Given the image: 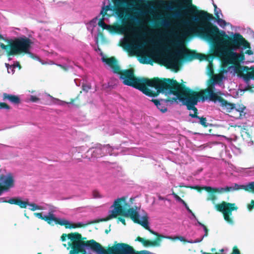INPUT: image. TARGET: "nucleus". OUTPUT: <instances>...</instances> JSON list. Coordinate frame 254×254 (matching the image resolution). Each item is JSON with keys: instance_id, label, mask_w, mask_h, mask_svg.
Here are the masks:
<instances>
[{"instance_id": "nucleus-15", "label": "nucleus", "mask_w": 254, "mask_h": 254, "mask_svg": "<svg viewBox=\"0 0 254 254\" xmlns=\"http://www.w3.org/2000/svg\"><path fill=\"white\" fill-rule=\"evenodd\" d=\"M246 43L248 44V46L247 47H244V49H242V48H238L237 49V50H240L241 52L240 53H238L237 52V53L242 54L243 55V58H244L243 61V62H240V63H239L238 64L234 63V64H241V63H245V58H244V56L243 55V52H244L246 54H248V55H252L253 54V52L251 50V47H250V44L247 41H246Z\"/></svg>"}, {"instance_id": "nucleus-24", "label": "nucleus", "mask_w": 254, "mask_h": 254, "mask_svg": "<svg viewBox=\"0 0 254 254\" xmlns=\"http://www.w3.org/2000/svg\"><path fill=\"white\" fill-rule=\"evenodd\" d=\"M157 2L162 6L166 7L167 9L171 10L173 9L172 3L167 2L164 0H157Z\"/></svg>"}, {"instance_id": "nucleus-36", "label": "nucleus", "mask_w": 254, "mask_h": 254, "mask_svg": "<svg viewBox=\"0 0 254 254\" xmlns=\"http://www.w3.org/2000/svg\"><path fill=\"white\" fill-rule=\"evenodd\" d=\"M254 206V200H252L251 201V204H248V208L250 211H251L253 209Z\"/></svg>"}, {"instance_id": "nucleus-49", "label": "nucleus", "mask_w": 254, "mask_h": 254, "mask_svg": "<svg viewBox=\"0 0 254 254\" xmlns=\"http://www.w3.org/2000/svg\"><path fill=\"white\" fill-rule=\"evenodd\" d=\"M8 60H11V58L9 57V58H8Z\"/></svg>"}, {"instance_id": "nucleus-11", "label": "nucleus", "mask_w": 254, "mask_h": 254, "mask_svg": "<svg viewBox=\"0 0 254 254\" xmlns=\"http://www.w3.org/2000/svg\"><path fill=\"white\" fill-rule=\"evenodd\" d=\"M216 206L218 210L223 214L224 219L228 223L233 224V219L231 216L232 215V211L238 209L236 204L223 201L220 204L217 205Z\"/></svg>"}, {"instance_id": "nucleus-22", "label": "nucleus", "mask_w": 254, "mask_h": 254, "mask_svg": "<svg viewBox=\"0 0 254 254\" xmlns=\"http://www.w3.org/2000/svg\"><path fill=\"white\" fill-rule=\"evenodd\" d=\"M146 150L142 148H135L134 150V155L137 156L147 157L149 155L145 153Z\"/></svg>"}, {"instance_id": "nucleus-35", "label": "nucleus", "mask_w": 254, "mask_h": 254, "mask_svg": "<svg viewBox=\"0 0 254 254\" xmlns=\"http://www.w3.org/2000/svg\"><path fill=\"white\" fill-rule=\"evenodd\" d=\"M9 106L3 103H0V109H8Z\"/></svg>"}, {"instance_id": "nucleus-37", "label": "nucleus", "mask_w": 254, "mask_h": 254, "mask_svg": "<svg viewBox=\"0 0 254 254\" xmlns=\"http://www.w3.org/2000/svg\"><path fill=\"white\" fill-rule=\"evenodd\" d=\"M93 196L94 198H99L101 197V195L98 191H95L93 192Z\"/></svg>"}, {"instance_id": "nucleus-23", "label": "nucleus", "mask_w": 254, "mask_h": 254, "mask_svg": "<svg viewBox=\"0 0 254 254\" xmlns=\"http://www.w3.org/2000/svg\"><path fill=\"white\" fill-rule=\"evenodd\" d=\"M220 59H221L222 62H223L224 66H227V64H230L229 63H225L221 58H220ZM234 64L235 65H231V66H229L228 68V71L235 74L236 72H237V71L238 70V67L237 66L239 65L240 64Z\"/></svg>"}, {"instance_id": "nucleus-45", "label": "nucleus", "mask_w": 254, "mask_h": 254, "mask_svg": "<svg viewBox=\"0 0 254 254\" xmlns=\"http://www.w3.org/2000/svg\"><path fill=\"white\" fill-rule=\"evenodd\" d=\"M213 5L214 6L215 9H216V8H218L217 6H216V5L215 4L213 3Z\"/></svg>"}, {"instance_id": "nucleus-39", "label": "nucleus", "mask_w": 254, "mask_h": 254, "mask_svg": "<svg viewBox=\"0 0 254 254\" xmlns=\"http://www.w3.org/2000/svg\"><path fill=\"white\" fill-rule=\"evenodd\" d=\"M12 65H13L14 68H15L16 67H18V66H19V64L18 63H16Z\"/></svg>"}, {"instance_id": "nucleus-34", "label": "nucleus", "mask_w": 254, "mask_h": 254, "mask_svg": "<svg viewBox=\"0 0 254 254\" xmlns=\"http://www.w3.org/2000/svg\"><path fill=\"white\" fill-rule=\"evenodd\" d=\"M184 0V3L188 7H191L192 6L191 0Z\"/></svg>"}, {"instance_id": "nucleus-27", "label": "nucleus", "mask_w": 254, "mask_h": 254, "mask_svg": "<svg viewBox=\"0 0 254 254\" xmlns=\"http://www.w3.org/2000/svg\"><path fill=\"white\" fill-rule=\"evenodd\" d=\"M171 24V21L166 18H163L161 21V25L164 27H168Z\"/></svg>"}, {"instance_id": "nucleus-25", "label": "nucleus", "mask_w": 254, "mask_h": 254, "mask_svg": "<svg viewBox=\"0 0 254 254\" xmlns=\"http://www.w3.org/2000/svg\"><path fill=\"white\" fill-rule=\"evenodd\" d=\"M150 13H154V17L156 20H160L163 18L165 16L164 13L162 12L161 11H152Z\"/></svg>"}, {"instance_id": "nucleus-20", "label": "nucleus", "mask_w": 254, "mask_h": 254, "mask_svg": "<svg viewBox=\"0 0 254 254\" xmlns=\"http://www.w3.org/2000/svg\"><path fill=\"white\" fill-rule=\"evenodd\" d=\"M242 136L244 140L247 142L248 145H251L253 144V142L252 140L251 137L248 132L243 131L242 133Z\"/></svg>"}, {"instance_id": "nucleus-13", "label": "nucleus", "mask_w": 254, "mask_h": 254, "mask_svg": "<svg viewBox=\"0 0 254 254\" xmlns=\"http://www.w3.org/2000/svg\"><path fill=\"white\" fill-rule=\"evenodd\" d=\"M254 79V70L248 72L247 74V76L245 78V81L246 84V87L245 90H250L252 93L254 92V84L251 82V79Z\"/></svg>"}, {"instance_id": "nucleus-42", "label": "nucleus", "mask_w": 254, "mask_h": 254, "mask_svg": "<svg viewBox=\"0 0 254 254\" xmlns=\"http://www.w3.org/2000/svg\"><path fill=\"white\" fill-rule=\"evenodd\" d=\"M154 31H155L156 32H157L158 33H160L161 32V29H156V30H154Z\"/></svg>"}, {"instance_id": "nucleus-28", "label": "nucleus", "mask_w": 254, "mask_h": 254, "mask_svg": "<svg viewBox=\"0 0 254 254\" xmlns=\"http://www.w3.org/2000/svg\"><path fill=\"white\" fill-rule=\"evenodd\" d=\"M5 65L7 67V72L9 73L13 74L14 72V68L13 65H9L8 64H5Z\"/></svg>"}, {"instance_id": "nucleus-18", "label": "nucleus", "mask_w": 254, "mask_h": 254, "mask_svg": "<svg viewBox=\"0 0 254 254\" xmlns=\"http://www.w3.org/2000/svg\"><path fill=\"white\" fill-rule=\"evenodd\" d=\"M188 109L189 110V109L188 108ZM189 110H192V112H193V113H190V116H191V117L192 118H198L199 120V123L205 126V127H207V124L206 123V120L205 118H200L199 117H198L196 114L197 113V109L196 108V110H194L193 109H189Z\"/></svg>"}, {"instance_id": "nucleus-9", "label": "nucleus", "mask_w": 254, "mask_h": 254, "mask_svg": "<svg viewBox=\"0 0 254 254\" xmlns=\"http://www.w3.org/2000/svg\"><path fill=\"white\" fill-rule=\"evenodd\" d=\"M103 6H102V9L100 14L92 20L87 25V28L88 30L92 32L94 27L97 25L99 26H101L105 29H109L110 26L106 24L105 22L108 21L109 17L113 15L114 16L117 17L115 14V8L110 10H107L105 11H103Z\"/></svg>"}, {"instance_id": "nucleus-47", "label": "nucleus", "mask_w": 254, "mask_h": 254, "mask_svg": "<svg viewBox=\"0 0 254 254\" xmlns=\"http://www.w3.org/2000/svg\"><path fill=\"white\" fill-rule=\"evenodd\" d=\"M214 198H215V197H214V196H213L212 198H211V199L212 200H213Z\"/></svg>"}, {"instance_id": "nucleus-21", "label": "nucleus", "mask_w": 254, "mask_h": 254, "mask_svg": "<svg viewBox=\"0 0 254 254\" xmlns=\"http://www.w3.org/2000/svg\"><path fill=\"white\" fill-rule=\"evenodd\" d=\"M4 97L5 99H7L10 102L13 104H17L20 101L19 98L17 96L14 95L5 94Z\"/></svg>"}, {"instance_id": "nucleus-2", "label": "nucleus", "mask_w": 254, "mask_h": 254, "mask_svg": "<svg viewBox=\"0 0 254 254\" xmlns=\"http://www.w3.org/2000/svg\"><path fill=\"white\" fill-rule=\"evenodd\" d=\"M149 10H144L134 7L131 13L129 14L131 20L140 24L141 27H135L130 29L125 25L117 26V30L124 37L121 39V45L126 50L141 56L140 63L149 64L151 58H157L160 62L168 68L175 71L179 69L182 64L190 61L183 53H176L175 49L165 51L164 53H159L156 48L158 40H162L160 36H154L152 40L151 48L147 47L146 34L144 29L150 30L147 26L148 23L152 20V17L149 14Z\"/></svg>"}, {"instance_id": "nucleus-19", "label": "nucleus", "mask_w": 254, "mask_h": 254, "mask_svg": "<svg viewBox=\"0 0 254 254\" xmlns=\"http://www.w3.org/2000/svg\"><path fill=\"white\" fill-rule=\"evenodd\" d=\"M152 101L160 111L163 113H165L167 111V108L163 103V100L158 101L154 100Z\"/></svg>"}, {"instance_id": "nucleus-16", "label": "nucleus", "mask_w": 254, "mask_h": 254, "mask_svg": "<svg viewBox=\"0 0 254 254\" xmlns=\"http://www.w3.org/2000/svg\"><path fill=\"white\" fill-rule=\"evenodd\" d=\"M10 204H16L21 208H25L27 205L30 207L31 204H29L27 201H23L20 198H11L9 201Z\"/></svg>"}, {"instance_id": "nucleus-43", "label": "nucleus", "mask_w": 254, "mask_h": 254, "mask_svg": "<svg viewBox=\"0 0 254 254\" xmlns=\"http://www.w3.org/2000/svg\"><path fill=\"white\" fill-rule=\"evenodd\" d=\"M74 82L77 86H79V84L77 82V79H74Z\"/></svg>"}, {"instance_id": "nucleus-5", "label": "nucleus", "mask_w": 254, "mask_h": 254, "mask_svg": "<svg viewBox=\"0 0 254 254\" xmlns=\"http://www.w3.org/2000/svg\"><path fill=\"white\" fill-rule=\"evenodd\" d=\"M81 238V236L80 234L73 233L68 235L63 234L61 237L64 243L63 245L67 249H70V254L85 252V250L88 249V247H90L96 254H108L107 251L94 240L88 241L87 244H85L80 240ZM108 251L111 254H132L133 253V250L131 247L123 243L118 244L109 247Z\"/></svg>"}, {"instance_id": "nucleus-30", "label": "nucleus", "mask_w": 254, "mask_h": 254, "mask_svg": "<svg viewBox=\"0 0 254 254\" xmlns=\"http://www.w3.org/2000/svg\"><path fill=\"white\" fill-rule=\"evenodd\" d=\"M91 88V86L87 84H84L82 85V89L83 91L88 92Z\"/></svg>"}, {"instance_id": "nucleus-31", "label": "nucleus", "mask_w": 254, "mask_h": 254, "mask_svg": "<svg viewBox=\"0 0 254 254\" xmlns=\"http://www.w3.org/2000/svg\"><path fill=\"white\" fill-rule=\"evenodd\" d=\"M11 198L8 197H0V202H8L9 203V201Z\"/></svg>"}, {"instance_id": "nucleus-32", "label": "nucleus", "mask_w": 254, "mask_h": 254, "mask_svg": "<svg viewBox=\"0 0 254 254\" xmlns=\"http://www.w3.org/2000/svg\"><path fill=\"white\" fill-rule=\"evenodd\" d=\"M175 197L178 202L182 203L183 205L186 203L181 197H180L177 195H175Z\"/></svg>"}, {"instance_id": "nucleus-12", "label": "nucleus", "mask_w": 254, "mask_h": 254, "mask_svg": "<svg viewBox=\"0 0 254 254\" xmlns=\"http://www.w3.org/2000/svg\"><path fill=\"white\" fill-rule=\"evenodd\" d=\"M14 185V178L12 174L7 173L0 176V195L9 189L13 188Z\"/></svg>"}, {"instance_id": "nucleus-6", "label": "nucleus", "mask_w": 254, "mask_h": 254, "mask_svg": "<svg viewBox=\"0 0 254 254\" xmlns=\"http://www.w3.org/2000/svg\"><path fill=\"white\" fill-rule=\"evenodd\" d=\"M129 206L126 202V197H122L115 200L113 204L110 207L108 212V216L106 220L115 218L119 215H124L130 218L134 222L141 224L152 234L160 237L167 239H172L170 236H164L152 230L148 226L147 217L146 214L141 215L139 214L140 209L135 207L128 209Z\"/></svg>"}, {"instance_id": "nucleus-29", "label": "nucleus", "mask_w": 254, "mask_h": 254, "mask_svg": "<svg viewBox=\"0 0 254 254\" xmlns=\"http://www.w3.org/2000/svg\"><path fill=\"white\" fill-rule=\"evenodd\" d=\"M214 14L217 18H220V16H223L221 11L219 8L214 9Z\"/></svg>"}, {"instance_id": "nucleus-46", "label": "nucleus", "mask_w": 254, "mask_h": 254, "mask_svg": "<svg viewBox=\"0 0 254 254\" xmlns=\"http://www.w3.org/2000/svg\"><path fill=\"white\" fill-rule=\"evenodd\" d=\"M148 3H149V4H152V3H153V2H148Z\"/></svg>"}, {"instance_id": "nucleus-26", "label": "nucleus", "mask_w": 254, "mask_h": 254, "mask_svg": "<svg viewBox=\"0 0 254 254\" xmlns=\"http://www.w3.org/2000/svg\"><path fill=\"white\" fill-rule=\"evenodd\" d=\"M217 22L218 24L222 28H224L227 25L229 24V23H227L224 20L220 18V17L217 18Z\"/></svg>"}, {"instance_id": "nucleus-41", "label": "nucleus", "mask_w": 254, "mask_h": 254, "mask_svg": "<svg viewBox=\"0 0 254 254\" xmlns=\"http://www.w3.org/2000/svg\"><path fill=\"white\" fill-rule=\"evenodd\" d=\"M119 220L121 221L123 224H125V220L122 219V218H119Z\"/></svg>"}, {"instance_id": "nucleus-3", "label": "nucleus", "mask_w": 254, "mask_h": 254, "mask_svg": "<svg viewBox=\"0 0 254 254\" xmlns=\"http://www.w3.org/2000/svg\"><path fill=\"white\" fill-rule=\"evenodd\" d=\"M210 16L204 11H197L187 20L189 28L183 32L185 38L195 35L200 37L213 44L214 56L221 58L225 63L238 64L243 62L242 54L237 53L240 48L248 46L245 39L239 33L219 31L212 27L209 20Z\"/></svg>"}, {"instance_id": "nucleus-44", "label": "nucleus", "mask_w": 254, "mask_h": 254, "mask_svg": "<svg viewBox=\"0 0 254 254\" xmlns=\"http://www.w3.org/2000/svg\"><path fill=\"white\" fill-rule=\"evenodd\" d=\"M108 153H109V154L110 155H113V153L112 152V151H110V150H109Z\"/></svg>"}, {"instance_id": "nucleus-40", "label": "nucleus", "mask_w": 254, "mask_h": 254, "mask_svg": "<svg viewBox=\"0 0 254 254\" xmlns=\"http://www.w3.org/2000/svg\"><path fill=\"white\" fill-rule=\"evenodd\" d=\"M106 149V150H107V149L111 150V149H112V148H111L109 147V145H107V146H106V147H104V149Z\"/></svg>"}, {"instance_id": "nucleus-33", "label": "nucleus", "mask_w": 254, "mask_h": 254, "mask_svg": "<svg viewBox=\"0 0 254 254\" xmlns=\"http://www.w3.org/2000/svg\"><path fill=\"white\" fill-rule=\"evenodd\" d=\"M184 206L186 207V208L187 209L188 212L190 214H191L192 215V216L195 219V215H194V214L192 212L191 210L189 208L188 206L187 205V204L186 203H185L184 205Z\"/></svg>"}, {"instance_id": "nucleus-38", "label": "nucleus", "mask_w": 254, "mask_h": 254, "mask_svg": "<svg viewBox=\"0 0 254 254\" xmlns=\"http://www.w3.org/2000/svg\"><path fill=\"white\" fill-rule=\"evenodd\" d=\"M232 254H240L239 250L237 249H234Z\"/></svg>"}, {"instance_id": "nucleus-10", "label": "nucleus", "mask_w": 254, "mask_h": 254, "mask_svg": "<svg viewBox=\"0 0 254 254\" xmlns=\"http://www.w3.org/2000/svg\"><path fill=\"white\" fill-rule=\"evenodd\" d=\"M205 189L208 192L213 191L214 192H221L224 191H232L240 189H244L247 191L254 192V182L249 183L246 185H239L237 184H234L230 187H226L225 188H211L210 187H206Z\"/></svg>"}, {"instance_id": "nucleus-17", "label": "nucleus", "mask_w": 254, "mask_h": 254, "mask_svg": "<svg viewBox=\"0 0 254 254\" xmlns=\"http://www.w3.org/2000/svg\"><path fill=\"white\" fill-rule=\"evenodd\" d=\"M197 223H198V224L199 225V226H201L203 227L205 232V235L199 240H195L194 241H186V240L185 239V238L183 237H177L175 238H174V239H179L180 241H187V242L188 243H198V242H200L202 241V240L203 239V237L204 236H206L207 235V229H206V227L203 225L202 224H201V223H200L199 221H198L197 220Z\"/></svg>"}, {"instance_id": "nucleus-1", "label": "nucleus", "mask_w": 254, "mask_h": 254, "mask_svg": "<svg viewBox=\"0 0 254 254\" xmlns=\"http://www.w3.org/2000/svg\"><path fill=\"white\" fill-rule=\"evenodd\" d=\"M226 77L224 72L214 75L211 85L205 90L199 92L191 91L180 85L176 81L170 79L161 80L154 79L150 80L146 78H137L134 77L132 69H129V86H132L142 91L145 95L154 97L156 94L153 93L147 87H154L158 92L162 93L172 99L171 101H181L189 109L196 110L195 106L198 102L205 100L216 101L226 112L231 113L237 119L242 118L245 115L246 107L243 105H235L219 97L218 95H224L222 92L224 85L223 80Z\"/></svg>"}, {"instance_id": "nucleus-4", "label": "nucleus", "mask_w": 254, "mask_h": 254, "mask_svg": "<svg viewBox=\"0 0 254 254\" xmlns=\"http://www.w3.org/2000/svg\"><path fill=\"white\" fill-rule=\"evenodd\" d=\"M199 10H193L188 15H186V11L176 10L174 13V16L180 18L178 21V25L179 28L178 29H169L167 34H161L160 37L162 40H158L156 43V48L159 53H164L165 51L175 49L176 53H183L187 56L188 60H193V59H199L200 60L205 59L209 62L208 65V74L210 75L213 73V65L210 59H213L212 56L206 57L205 55L195 54L188 50L185 46V40L190 36L183 37L182 34L187 29L189 28V24L186 22L187 20L190 19L192 15L196 11Z\"/></svg>"}, {"instance_id": "nucleus-48", "label": "nucleus", "mask_w": 254, "mask_h": 254, "mask_svg": "<svg viewBox=\"0 0 254 254\" xmlns=\"http://www.w3.org/2000/svg\"><path fill=\"white\" fill-rule=\"evenodd\" d=\"M60 102H62L63 104H64L65 103H64L63 102H62V101H60Z\"/></svg>"}, {"instance_id": "nucleus-7", "label": "nucleus", "mask_w": 254, "mask_h": 254, "mask_svg": "<svg viewBox=\"0 0 254 254\" xmlns=\"http://www.w3.org/2000/svg\"><path fill=\"white\" fill-rule=\"evenodd\" d=\"M29 209L32 211L47 210L48 213L42 212L41 213H35L34 215L39 219L45 220L50 225H53L54 224H58L64 226L66 228L79 227L84 225L80 222L77 224L73 223L65 219L57 217L54 214V210L52 206L47 204L37 205L32 203L30 205Z\"/></svg>"}, {"instance_id": "nucleus-8", "label": "nucleus", "mask_w": 254, "mask_h": 254, "mask_svg": "<svg viewBox=\"0 0 254 254\" xmlns=\"http://www.w3.org/2000/svg\"><path fill=\"white\" fill-rule=\"evenodd\" d=\"M31 44L30 40L25 36L15 39L7 45L0 42V56L3 54L10 56L24 52L29 54L31 58L39 60V58L29 52Z\"/></svg>"}, {"instance_id": "nucleus-14", "label": "nucleus", "mask_w": 254, "mask_h": 254, "mask_svg": "<svg viewBox=\"0 0 254 254\" xmlns=\"http://www.w3.org/2000/svg\"><path fill=\"white\" fill-rule=\"evenodd\" d=\"M137 240L141 242L144 246H160L161 240L158 238L156 241L154 242H150L149 241L144 240L143 238L140 237L137 238Z\"/></svg>"}, {"instance_id": "nucleus-50", "label": "nucleus", "mask_w": 254, "mask_h": 254, "mask_svg": "<svg viewBox=\"0 0 254 254\" xmlns=\"http://www.w3.org/2000/svg\"><path fill=\"white\" fill-rule=\"evenodd\" d=\"M1 35H0V38H1Z\"/></svg>"}]
</instances>
